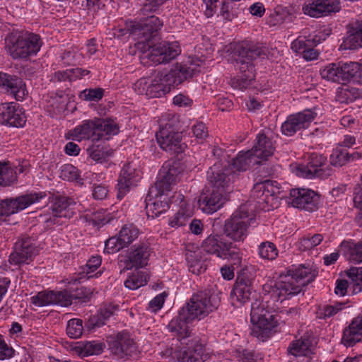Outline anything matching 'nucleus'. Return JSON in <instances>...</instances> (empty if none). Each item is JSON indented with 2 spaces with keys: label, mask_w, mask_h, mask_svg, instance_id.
<instances>
[{
  "label": "nucleus",
  "mask_w": 362,
  "mask_h": 362,
  "mask_svg": "<svg viewBox=\"0 0 362 362\" xmlns=\"http://www.w3.org/2000/svg\"><path fill=\"white\" fill-rule=\"evenodd\" d=\"M87 151L89 157L96 162L102 163L106 160L107 153L103 151V147L99 145H92L88 148Z\"/></svg>",
  "instance_id": "nucleus-60"
},
{
  "label": "nucleus",
  "mask_w": 362,
  "mask_h": 362,
  "mask_svg": "<svg viewBox=\"0 0 362 362\" xmlns=\"http://www.w3.org/2000/svg\"><path fill=\"white\" fill-rule=\"evenodd\" d=\"M40 37L35 33H11L6 38V49L14 59L36 55L42 47Z\"/></svg>",
  "instance_id": "nucleus-5"
},
{
  "label": "nucleus",
  "mask_w": 362,
  "mask_h": 362,
  "mask_svg": "<svg viewBox=\"0 0 362 362\" xmlns=\"http://www.w3.org/2000/svg\"><path fill=\"white\" fill-rule=\"evenodd\" d=\"M255 144L251 151L253 156L259 160V164L272 156L274 151V146L272 141L264 134L259 133L257 135Z\"/></svg>",
  "instance_id": "nucleus-30"
},
{
  "label": "nucleus",
  "mask_w": 362,
  "mask_h": 362,
  "mask_svg": "<svg viewBox=\"0 0 362 362\" xmlns=\"http://www.w3.org/2000/svg\"><path fill=\"white\" fill-rule=\"evenodd\" d=\"M192 133L198 142L203 141L208 136L207 128L203 122H197L192 127Z\"/></svg>",
  "instance_id": "nucleus-64"
},
{
  "label": "nucleus",
  "mask_w": 362,
  "mask_h": 362,
  "mask_svg": "<svg viewBox=\"0 0 362 362\" xmlns=\"http://www.w3.org/2000/svg\"><path fill=\"white\" fill-rule=\"evenodd\" d=\"M193 322L192 320L183 319L180 310L178 316L170 320L168 329L173 336L177 337L178 340L181 341L190 337L192 333L190 325Z\"/></svg>",
  "instance_id": "nucleus-31"
},
{
  "label": "nucleus",
  "mask_w": 362,
  "mask_h": 362,
  "mask_svg": "<svg viewBox=\"0 0 362 362\" xmlns=\"http://www.w3.org/2000/svg\"><path fill=\"white\" fill-rule=\"evenodd\" d=\"M124 247H126L122 244L119 236L117 235L116 236L111 237L106 240L104 250L107 253L113 254Z\"/></svg>",
  "instance_id": "nucleus-59"
},
{
  "label": "nucleus",
  "mask_w": 362,
  "mask_h": 362,
  "mask_svg": "<svg viewBox=\"0 0 362 362\" xmlns=\"http://www.w3.org/2000/svg\"><path fill=\"white\" fill-rule=\"evenodd\" d=\"M17 181V172L10 163L0 162V187H8Z\"/></svg>",
  "instance_id": "nucleus-44"
},
{
  "label": "nucleus",
  "mask_w": 362,
  "mask_h": 362,
  "mask_svg": "<svg viewBox=\"0 0 362 362\" xmlns=\"http://www.w3.org/2000/svg\"><path fill=\"white\" fill-rule=\"evenodd\" d=\"M262 300H255L251 305L250 321L253 325L252 333L258 338H267L278 325L276 303L282 302L298 295L302 291L288 276L274 284H264Z\"/></svg>",
  "instance_id": "nucleus-1"
},
{
  "label": "nucleus",
  "mask_w": 362,
  "mask_h": 362,
  "mask_svg": "<svg viewBox=\"0 0 362 362\" xmlns=\"http://www.w3.org/2000/svg\"><path fill=\"white\" fill-rule=\"evenodd\" d=\"M72 300V295L66 290L59 291L45 290L38 292L30 298V303L36 307L49 305H59L66 307L71 304Z\"/></svg>",
  "instance_id": "nucleus-18"
},
{
  "label": "nucleus",
  "mask_w": 362,
  "mask_h": 362,
  "mask_svg": "<svg viewBox=\"0 0 362 362\" xmlns=\"http://www.w3.org/2000/svg\"><path fill=\"white\" fill-rule=\"evenodd\" d=\"M138 49L141 52V59H148L153 64L168 63L181 53L177 42L162 41L154 43L139 42Z\"/></svg>",
  "instance_id": "nucleus-7"
},
{
  "label": "nucleus",
  "mask_w": 362,
  "mask_h": 362,
  "mask_svg": "<svg viewBox=\"0 0 362 362\" xmlns=\"http://www.w3.org/2000/svg\"><path fill=\"white\" fill-rule=\"evenodd\" d=\"M258 254L264 259L273 260L278 255V250L273 243L266 241L259 245Z\"/></svg>",
  "instance_id": "nucleus-54"
},
{
  "label": "nucleus",
  "mask_w": 362,
  "mask_h": 362,
  "mask_svg": "<svg viewBox=\"0 0 362 362\" xmlns=\"http://www.w3.org/2000/svg\"><path fill=\"white\" fill-rule=\"evenodd\" d=\"M26 117L22 107L15 102L0 105V124L14 127H23Z\"/></svg>",
  "instance_id": "nucleus-20"
},
{
  "label": "nucleus",
  "mask_w": 362,
  "mask_h": 362,
  "mask_svg": "<svg viewBox=\"0 0 362 362\" xmlns=\"http://www.w3.org/2000/svg\"><path fill=\"white\" fill-rule=\"evenodd\" d=\"M322 240L323 237L321 234L308 235L300 239V244L303 250H310L320 245Z\"/></svg>",
  "instance_id": "nucleus-58"
},
{
  "label": "nucleus",
  "mask_w": 362,
  "mask_h": 362,
  "mask_svg": "<svg viewBox=\"0 0 362 362\" xmlns=\"http://www.w3.org/2000/svg\"><path fill=\"white\" fill-rule=\"evenodd\" d=\"M168 296V293L167 291H163L155 296L148 303V310L153 313L160 310Z\"/></svg>",
  "instance_id": "nucleus-61"
},
{
  "label": "nucleus",
  "mask_w": 362,
  "mask_h": 362,
  "mask_svg": "<svg viewBox=\"0 0 362 362\" xmlns=\"http://www.w3.org/2000/svg\"><path fill=\"white\" fill-rule=\"evenodd\" d=\"M102 263L100 256H92L85 266L81 267L79 273L81 279H89L93 277H98L101 275L100 271L96 272Z\"/></svg>",
  "instance_id": "nucleus-41"
},
{
  "label": "nucleus",
  "mask_w": 362,
  "mask_h": 362,
  "mask_svg": "<svg viewBox=\"0 0 362 362\" xmlns=\"http://www.w3.org/2000/svg\"><path fill=\"white\" fill-rule=\"evenodd\" d=\"M109 349L118 359H124L132 356L137 351L136 344L127 331H122L108 337Z\"/></svg>",
  "instance_id": "nucleus-16"
},
{
  "label": "nucleus",
  "mask_w": 362,
  "mask_h": 362,
  "mask_svg": "<svg viewBox=\"0 0 362 362\" xmlns=\"http://www.w3.org/2000/svg\"><path fill=\"white\" fill-rule=\"evenodd\" d=\"M340 250L349 262L354 264L362 262V239L358 243L343 241L340 244Z\"/></svg>",
  "instance_id": "nucleus-36"
},
{
  "label": "nucleus",
  "mask_w": 362,
  "mask_h": 362,
  "mask_svg": "<svg viewBox=\"0 0 362 362\" xmlns=\"http://www.w3.org/2000/svg\"><path fill=\"white\" fill-rule=\"evenodd\" d=\"M156 136L160 147L172 154L182 153L187 148V145L182 141L181 133L175 127L173 120L165 124L161 123Z\"/></svg>",
  "instance_id": "nucleus-11"
},
{
  "label": "nucleus",
  "mask_w": 362,
  "mask_h": 362,
  "mask_svg": "<svg viewBox=\"0 0 362 362\" xmlns=\"http://www.w3.org/2000/svg\"><path fill=\"white\" fill-rule=\"evenodd\" d=\"M320 42V39H307L306 37L300 36L291 43V49L293 52L302 54V53L309 47L316 45Z\"/></svg>",
  "instance_id": "nucleus-55"
},
{
  "label": "nucleus",
  "mask_w": 362,
  "mask_h": 362,
  "mask_svg": "<svg viewBox=\"0 0 362 362\" xmlns=\"http://www.w3.org/2000/svg\"><path fill=\"white\" fill-rule=\"evenodd\" d=\"M170 207L168 197L158 196L149 197V202L146 204L148 217L155 218L165 212Z\"/></svg>",
  "instance_id": "nucleus-39"
},
{
  "label": "nucleus",
  "mask_w": 362,
  "mask_h": 362,
  "mask_svg": "<svg viewBox=\"0 0 362 362\" xmlns=\"http://www.w3.org/2000/svg\"><path fill=\"white\" fill-rule=\"evenodd\" d=\"M139 229L135 225L128 223L121 228L117 235L122 244L127 247L139 238Z\"/></svg>",
  "instance_id": "nucleus-45"
},
{
  "label": "nucleus",
  "mask_w": 362,
  "mask_h": 362,
  "mask_svg": "<svg viewBox=\"0 0 362 362\" xmlns=\"http://www.w3.org/2000/svg\"><path fill=\"white\" fill-rule=\"evenodd\" d=\"M317 110L315 107L288 115L281 124V133L291 136L298 132L308 129L318 115Z\"/></svg>",
  "instance_id": "nucleus-14"
},
{
  "label": "nucleus",
  "mask_w": 362,
  "mask_h": 362,
  "mask_svg": "<svg viewBox=\"0 0 362 362\" xmlns=\"http://www.w3.org/2000/svg\"><path fill=\"white\" fill-rule=\"evenodd\" d=\"M200 71L199 66L177 63L170 71H160L152 79H139L134 84L133 88L139 95L160 98L168 93L171 88L177 86Z\"/></svg>",
  "instance_id": "nucleus-2"
},
{
  "label": "nucleus",
  "mask_w": 362,
  "mask_h": 362,
  "mask_svg": "<svg viewBox=\"0 0 362 362\" xmlns=\"http://www.w3.org/2000/svg\"><path fill=\"white\" fill-rule=\"evenodd\" d=\"M362 47V24L346 37L340 45L341 49H356Z\"/></svg>",
  "instance_id": "nucleus-46"
},
{
  "label": "nucleus",
  "mask_w": 362,
  "mask_h": 362,
  "mask_svg": "<svg viewBox=\"0 0 362 362\" xmlns=\"http://www.w3.org/2000/svg\"><path fill=\"white\" fill-rule=\"evenodd\" d=\"M317 276V272L310 267L304 264L293 265L288 270V277L295 283L296 285L302 288L313 281Z\"/></svg>",
  "instance_id": "nucleus-29"
},
{
  "label": "nucleus",
  "mask_w": 362,
  "mask_h": 362,
  "mask_svg": "<svg viewBox=\"0 0 362 362\" xmlns=\"http://www.w3.org/2000/svg\"><path fill=\"white\" fill-rule=\"evenodd\" d=\"M193 248V245L189 244L186 246L185 259L189 271L194 274L198 275L204 272L205 268L202 259L200 251H192Z\"/></svg>",
  "instance_id": "nucleus-38"
},
{
  "label": "nucleus",
  "mask_w": 362,
  "mask_h": 362,
  "mask_svg": "<svg viewBox=\"0 0 362 362\" xmlns=\"http://www.w3.org/2000/svg\"><path fill=\"white\" fill-rule=\"evenodd\" d=\"M202 247L206 253L222 259H227L232 254V243L224 242L221 236L217 234H211L206 237L202 243Z\"/></svg>",
  "instance_id": "nucleus-26"
},
{
  "label": "nucleus",
  "mask_w": 362,
  "mask_h": 362,
  "mask_svg": "<svg viewBox=\"0 0 362 362\" xmlns=\"http://www.w3.org/2000/svg\"><path fill=\"white\" fill-rule=\"evenodd\" d=\"M60 177L68 181H78L80 180L78 168L71 164H66L62 167Z\"/></svg>",
  "instance_id": "nucleus-56"
},
{
  "label": "nucleus",
  "mask_w": 362,
  "mask_h": 362,
  "mask_svg": "<svg viewBox=\"0 0 362 362\" xmlns=\"http://www.w3.org/2000/svg\"><path fill=\"white\" fill-rule=\"evenodd\" d=\"M359 69V64L356 62L346 63L341 66L339 64L331 63L320 69V75L327 81L344 83L354 77Z\"/></svg>",
  "instance_id": "nucleus-17"
},
{
  "label": "nucleus",
  "mask_w": 362,
  "mask_h": 362,
  "mask_svg": "<svg viewBox=\"0 0 362 362\" xmlns=\"http://www.w3.org/2000/svg\"><path fill=\"white\" fill-rule=\"evenodd\" d=\"M0 87L13 95L16 100H23L28 95L25 83L15 76L0 72Z\"/></svg>",
  "instance_id": "nucleus-27"
},
{
  "label": "nucleus",
  "mask_w": 362,
  "mask_h": 362,
  "mask_svg": "<svg viewBox=\"0 0 362 362\" xmlns=\"http://www.w3.org/2000/svg\"><path fill=\"white\" fill-rule=\"evenodd\" d=\"M148 276L146 272L134 271L124 281V286L130 290H136L147 284Z\"/></svg>",
  "instance_id": "nucleus-47"
},
{
  "label": "nucleus",
  "mask_w": 362,
  "mask_h": 362,
  "mask_svg": "<svg viewBox=\"0 0 362 362\" xmlns=\"http://www.w3.org/2000/svg\"><path fill=\"white\" fill-rule=\"evenodd\" d=\"M224 189L221 183L215 182L211 192L202 194L199 199V209L205 214H211L220 209L226 202Z\"/></svg>",
  "instance_id": "nucleus-19"
},
{
  "label": "nucleus",
  "mask_w": 362,
  "mask_h": 362,
  "mask_svg": "<svg viewBox=\"0 0 362 362\" xmlns=\"http://www.w3.org/2000/svg\"><path fill=\"white\" fill-rule=\"evenodd\" d=\"M362 336V313L354 317L344 330L342 342L346 346H352L361 340Z\"/></svg>",
  "instance_id": "nucleus-33"
},
{
  "label": "nucleus",
  "mask_w": 362,
  "mask_h": 362,
  "mask_svg": "<svg viewBox=\"0 0 362 362\" xmlns=\"http://www.w3.org/2000/svg\"><path fill=\"white\" fill-rule=\"evenodd\" d=\"M105 348V344L100 341H81L71 346V351L81 358L92 355L100 354Z\"/></svg>",
  "instance_id": "nucleus-34"
},
{
  "label": "nucleus",
  "mask_w": 362,
  "mask_h": 362,
  "mask_svg": "<svg viewBox=\"0 0 362 362\" xmlns=\"http://www.w3.org/2000/svg\"><path fill=\"white\" fill-rule=\"evenodd\" d=\"M163 356L170 361L177 360L179 362H205L209 358V354L199 340L192 341L180 350L168 349Z\"/></svg>",
  "instance_id": "nucleus-13"
},
{
  "label": "nucleus",
  "mask_w": 362,
  "mask_h": 362,
  "mask_svg": "<svg viewBox=\"0 0 362 362\" xmlns=\"http://www.w3.org/2000/svg\"><path fill=\"white\" fill-rule=\"evenodd\" d=\"M354 207L358 210V213L356 216L357 224L362 228V187L358 186L355 187L354 192Z\"/></svg>",
  "instance_id": "nucleus-57"
},
{
  "label": "nucleus",
  "mask_w": 362,
  "mask_h": 362,
  "mask_svg": "<svg viewBox=\"0 0 362 362\" xmlns=\"http://www.w3.org/2000/svg\"><path fill=\"white\" fill-rule=\"evenodd\" d=\"M163 27V22L160 18L155 16H151L146 18L142 19L140 21H127L125 24V28L121 29V35H124L129 33L138 42H142L144 43H151L153 41L154 37L156 35L158 30Z\"/></svg>",
  "instance_id": "nucleus-8"
},
{
  "label": "nucleus",
  "mask_w": 362,
  "mask_h": 362,
  "mask_svg": "<svg viewBox=\"0 0 362 362\" xmlns=\"http://www.w3.org/2000/svg\"><path fill=\"white\" fill-rule=\"evenodd\" d=\"M83 320L79 318H73L67 322L66 332L71 339H78L83 333Z\"/></svg>",
  "instance_id": "nucleus-53"
},
{
  "label": "nucleus",
  "mask_w": 362,
  "mask_h": 362,
  "mask_svg": "<svg viewBox=\"0 0 362 362\" xmlns=\"http://www.w3.org/2000/svg\"><path fill=\"white\" fill-rule=\"evenodd\" d=\"M340 9L339 0H315L303 7V13L313 18L327 16L339 12Z\"/></svg>",
  "instance_id": "nucleus-23"
},
{
  "label": "nucleus",
  "mask_w": 362,
  "mask_h": 362,
  "mask_svg": "<svg viewBox=\"0 0 362 362\" xmlns=\"http://www.w3.org/2000/svg\"><path fill=\"white\" fill-rule=\"evenodd\" d=\"M177 163H174L169 166L166 172H163V175L155 184L154 187L149 190L148 197H167L168 193L171 191L173 186L180 180V172L177 170Z\"/></svg>",
  "instance_id": "nucleus-21"
},
{
  "label": "nucleus",
  "mask_w": 362,
  "mask_h": 362,
  "mask_svg": "<svg viewBox=\"0 0 362 362\" xmlns=\"http://www.w3.org/2000/svg\"><path fill=\"white\" fill-rule=\"evenodd\" d=\"M38 252L35 240L29 237L23 238L16 243L14 251L10 255L9 262L18 265L27 262Z\"/></svg>",
  "instance_id": "nucleus-22"
},
{
  "label": "nucleus",
  "mask_w": 362,
  "mask_h": 362,
  "mask_svg": "<svg viewBox=\"0 0 362 362\" xmlns=\"http://www.w3.org/2000/svg\"><path fill=\"white\" fill-rule=\"evenodd\" d=\"M362 336V313L354 317L344 330L342 342L346 346H352L361 340Z\"/></svg>",
  "instance_id": "nucleus-32"
},
{
  "label": "nucleus",
  "mask_w": 362,
  "mask_h": 362,
  "mask_svg": "<svg viewBox=\"0 0 362 362\" xmlns=\"http://www.w3.org/2000/svg\"><path fill=\"white\" fill-rule=\"evenodd\" d=\"M235 356L241 362H259L262 359L257 354L247 349L236 350Z\"/></svg>",
  "instance_id": "nucleus-62"
},
{
  "label": "nucleus",
  "mask_w": 362,
  "mask_h": 362,
  "mask_svg": "<svg viewBox=\"0 0 362 362\" xmlns=\"http://www.w3.org/2000/svg\"><path fill=\"white\" fill-rule=\"evenodd\" d=\"M327 163V158L322 154L313 153L308 157L307 165L291 163L289 169L298 177L313 179L324 176V167Z\"/></svg>",
  "instance_id": "nucleus-15"
},
{
  "label": "nucleus",
  "mask_w": 362,
  "mask_h": 362,
  "mask_svg": "<svg viewBox=\"0 0 362 362\" xmlns=\"http://www.w3.org/2000/svg\"><path fill=\"white\" fill-rule=\"evenodd\" d=\"M220 304L219 298L206 291L198 292L180 310L183 319L199 321L216 310Z\"/></svg>",
  "instance_id": "nucleus-6"
},
{
  "label": "nucleus",
  "mask_w": 362,
  "mask_h": 362,
  "mask_svg": "<svg viewBox=\"0 0 362 362\" xmlns=\"http://www.w3.org/2000/svg\"><path fill=\"white\" fill-rule=\"evenodd\" d=\"M115 218L110 213L105 209L98 210L92 214L86 215L87 221L93 226L100 228L106 223H110Z\"/></svg>",
  "instance_id": "nucleus-49"
},
{
  "label": "nucleus",
  "mask_w": 362,
  "mask_h": 362,
  "mask_svg": "<svg viewBox=\"0 0 362 362\" xmlns=\"http://www.w3.org/2000/svg\"><path fill=\"white\" fill-rule=\"evenodd\" d=\"M231 58L240 71L238 75L230 80L231 87L243 90L247 89L255 78L254 61L259 57L264 58L267 50L264 47L249 41L231 44Z\"/></svg>",
  "instance_id": "nucleus-3"
},
{
  "label": "nucleus",
  "mask_w": 362,
  "mask_h": 362,
  "mask_svg": "<svg viewBox=\"0 0 362 362\" xmlns=\"http://www.w3.org/2000/svg\"><path fill=\"white\" fill-rule=\"evenodd\" d=\"M119 132V127L115 119L95 117L82 121L69 132V135L78 141L87 139L99 141H107Z\"/></svg>",
  "instance_id": "nucleus-4"
},
{
  "label": "nucleus",
  "mask_w": 362,
  "mask_h": 362,
  "mask_svg": "<svg viewBox=\"0 0 362 362\" xmlns=\"http://www.w3.org/2000/svg\"><path fill=\"white\" fill-rule=\"evenodd\" d=\"M255 164H259V160L253 156L252 152L250 150L240 151L232 162L233 168L239 171L246 170L250 166Z\"/></svg>",
  "instance_id": "nucleus-42"
},
{
  "label": "nucleus",
  "mask_w": 362,
  "mask_h": 362,
  "mask_svg": "<svg viewBox=\"0 0 362 362\" xmlns=\"http://www.w3.org/2000/svg\"><path fill=\"white\" fill-rule=\"evenodd\" d=\"M250 286L245 282H238L230 293V298L233 301L236 300L241 305L250 299Z\"/></svg>",
  "instance_id": "nucleus-48"
},
{
  "label": "nucleus",
  "mask_w": 362,
  "mask_h": 362,
  "mask_svg": "<svg viewBox=\"0 0 362 362\" xmlns=\"http://www.w3.org/2000/svg\"><path fill=\"white\" fill-rule=\"evenodd\" d=\"M81 98L88 101H98L103 96L102 88L86 89L81 93Z\"/></svg>",
  "instance_id": "nucleus-63"
},
{
  "label": "nucleus",
  "mask_w": 362,
  "mask_h": 362,
  "mask_svg": "<svg viewBox=\"0 0 362 362\" xmlns=\"http://www.w3.org/2000/svg\"><path fill=\"white\" fill-rule=\"evenodd\" d=\"M193 215V209L190 204L182 200L178 211L169 219V225L173 228L185 226L189 218Z\"/></svg>",
  "instance_id": "nucleus-40"
},
{
  "label": "nucleus",
  "mask_w": 362,
  "mask_h": 362,
  "mask_svg": "<svg viewBox=\"0 0 362 362\" xmlns=\"http://www.w3.org/2000/svg\"><path fill=\"white\" fill-rule=\"evenodd\" d=\"M140 179L139 170H136L130 163L124 165L117 180V199H122L129 192L131 187L136 185Z\"/></svg>",
  "instance_id": "nucleus-25"
},
{
  "label": "nucleus",
  "mask_w": 362,
  "mask_h": 362,
  "mask_svg": "<svg viewBox=\"0 0 362 362\" xmlns=\"http://www.w3.org/2000/svg\"><path fill=\"white\" fill-rule=\"evenodd\" d=\"M290 197L291 204L294 207L308 211H314L317 208L319 196L310 189H292L290 192Z\"/></svg>",
  "instance_id": "nucleus-24"
},
{
  "label": "nucleus",
  "mask_w": 362,
  "mask_h": 362,
  "mask_svg": "<svg viewBox=\"0 0 362 362\" xmlns=\"http://www.w3.org/2000/svg\"><path fill=\"white\" fill-rule=\"evenodd\" d=\"M151 253L150 247L145 243L134 246L124 260V268L129 270L135 268H143L148 264Z\"/></svg>",
  "instance_id": "nucleus-28"
},
{
  "label": "nucleus",
  "mask_w": 362,
  "mask_h": 362,
  "mask_svg": "<svg viewBox=\"0 0 362 362\" xmlns=\"http://www.w3.org/2000/svg\"><path fill=\"white\" fill-rule=\"evenodd\" d=\"M351 280L350 290L353 294L362 292V267H351L347 272Z\"/></svg>",
  "instance_id": "nucleus-51"
},
{
  "label": "nucleus",
  "mask_w": 362,
  "mask_h": 362,
  "mask_svg": "<svg viewBox=\"0 0 362 362\" xmlns=\"http://www.w3.org/2000/svg\"><path fill=\"white\" fill-rule=\"evenodd\" d=\"M47 197L45 192H30L16 198L5 199L0 202V220L17 214L32 204L39 203Z\"/></svg>",
  "instance_id": "nucleus-12"
},
{
  "label": "nucleus",
  "mask_w": 362,
  "mask_h": 362,
  "mask_svg": "<svg viewBox=\"0 0 362 362\" xmlns=\"http://www.w3.org/2000/svg\"><path fill=\"white\" fill-rule=\"evenodd\" d=\"M287 352L292 358L313 355V346L310 339L300 338L290 343Z\"/></svg>",
  "instance_id": "nucleus-37"
},
{
  "label": "nucleus",
  "mask_w": 362,
  "mask_h": 362,
  "mask_svg": "<svg viewBox=\"0 0 362 362\" xmlns=\"http://www.w3.org/2000/svg\"><path fill=\"white\" fill-rule=\"evenodd\" d=\"M118 310V305L113 304L105 305L100 308L98 315L90 317L88 320V327L93 328L100 327L105 324V320L110 318Z\"/></svg>",
  "instance_id": "nucleus-43"
},
{
  "label": "nucleus",
  "mask_w": 362,
  "mask_h": 362,
  "mask_svg": "<svg viewBox=\"0 0 362 362\" xmlns=\"http://www.w3.org/2000/svg\"><path fill=\"white\" fill-rule=\"evenodd\" d=\"M75 204V201L71 197L65 196L56 197L52 199V204L51 206L52 214L55 216L69 218L73 214L71 211V207Z\"/></svg>",
  "instance_id": "nucleus-35"
},
{
  "label": "nucleus",
  "mask_w": 362,
  "mask_h": 362,
  "mask_svg": "<svg viewBox=\"0 0 362 362\" xmlns=\"http://www.w3.org/2000/svg\"><path fill=\"white\" fill-rule=\"evenodd\" d=\"M345 308L341 303H335L332 305H319L316 310V316L319 319L325 320L334 316Z\"/></svg>",
  "instance_id": "nucleus-50"
},
{
  "label": "nucleus",
  "mask_w": 362,
  "mask_h": 362,
  "mask_svg": "<svg viewBox=\"0 0 362 362\" xmlns=\"http://www.w3.org/2000/svg\"><path fill=\"white\" fill-rule=\"evenodd\" d=\"M255 223L256 219L254 215L250 214L245 206H242L226 221L224 232L231 240L243 242L247 235L249 227Z\"/></svg>",
  "instance_id": "nucleus-9"
},
{
  "label": "nucleus",
  "mask_w": 362,
  "mask_h": 362,
  "mask_svg": "<svg viewBox=\"0 0 362 362\" xmlns=\"http://www.w3.org/2000/svg\"><path fill=\"white\" fill-rule=\"evenodd\" d=\"M349 156L348 151L342 148L341 146H339L333 149L329 157V161L333 166L341 167L349 162Z\"/></svg>",
  "instance_id": "nucleus-52"
},
{
  "label": "nucleus",
  "mask_w": 362,
  "mask_h": 362,
  "mask_svg": "<svg viewBox=\"0 0 362 362\" xmlns=\"http://www.w3.org/2000/svg\"><path fill=\"white\" fill-rule=\"evenodd\" d=\"M280 189L276 181L266 180L255 184L252 197L264 211L276 209L280 205Z\"/></svg>",
  "instance_id": "nucleus-10"
}]
</instances>
